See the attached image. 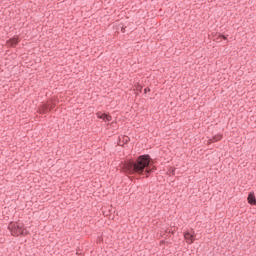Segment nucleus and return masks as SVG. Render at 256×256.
I'll use <instances>...</instances> for the list:
<instances>
[{
    "label": "nucleus",
    "instance_id": "1",
    "mask_svg": "<svg viewBox=\"0 0 256 256\" xmlns=\"http://www.w3.org/2000/svg\"><path fill=\"white\" fill-rule=\"evenodd\" d=\"M153 159L149 154L140 155L135 162H127L123 165V171L126 175H145L149 177L153 173Z\"/></svg>",
    "mask_w": 256,
    "mask_h": 256
},
{
    "label": "nucleus",
    "instance_id": "2",
    "mask_svg": "<svg viewBox=\"0 0 256 256\" xmlns=\"http://www.w3.org/2000/svg\"><path fill=\"white\" fill-rule=\"evenodd\" d=\"M8 229L11 232V235H13V237H19V235H28L29 231H27V229L24 228L23 224L18 223V222H11L8 225Z\"/></svg>",
    "mask_w": 256,
    "mask_h": 256
},
{
    "label": "nucleus",
    "instance_id": "3",
    "mask_svg": "<svg viewBox=\"0 0 256 256\" xmlns=\"http://www.w3.org/2000/svg\"><path fill=\"white\" fill-rule=\"evenodd\" d=\"M184 238L186 241L191 244L195 242V231L191 230V232H185L184 233Z\"/></svg>",
    "mask_w": 256,
    "mask_h": 256
},
{
    "label": "nucleus",
    "instance_id": "4",
    "mask_svg": "<svg viewBox=\"0 0 256 256\" xmlns=\"http://www.w3.org/2000/svg\"><path fill=\"white\" fill-rule=\"evenodd\" d=\"M97 117L98 119H102L103 121H112L113 117H111V115L109 114H106V113H101V112H98L97 113Z\"/></svg>",
    "mask_w": 256,
    "mask_h": 256
},
{
    "label": "nucleus",
    "instance_id": "5",
    "mask_svg": "<svg viewBox=\"0 0 256 256\" xmlns=\"http://www.w3.org/2000/svg\"><path fill=\"white\" fill-rule=\"evenodd\" d=\"M221 139H223V136L221 134H217L212 139H209L208 143H217V141H221Z\"/></svg>",
    "mask_w": 256,
    "mask_h": 256
},
{
    "label": "nucleus",
    "instance_id": "6",
    "mask_svg": "<svg viewBox=\"0 0 256 256\" xmlns=\"http://www.w3.org/2000/svg\"><path fill=\"white\" fill-rule=\"evenodd\" d=\"M248 203H249L250 205H256L255 194L250 193V194L248 195Z\"/></svg>",
    "mask_w": 256,
    "mask_h": 256
},
{
    "label": "nucleus",
    "instance_id": "7",
    "mask_svg": "<svg viewBox=\"0 0 256 256\" xmlns=\"http://www.w3.org/2000/svg\"><path fill=\"white\" fill-rule=\"evenodd\" d=\"M9 43L12 47H15V45H17V43H19V40H17V38H11L9 40Z\"/></svg>",
    "mask_w": 256,
    "mask_h": 256
},
{
    "label": "nucleus",
    "instance_id": "8",
    "mask_svg": "<svg viewBox=\"0 0 256 256\" xmlns=\"http://www.w3.org/2000/svg\"><path fill=\"white\" fill-rule=\"evenodd\" d=\"M46 111H51V108L47 104H44L43 105V113H46Z\"/></svg>",
    "mask_w": 256,
    "mask_h": 256
},
{
    "label": "nucleus",
    "instance_id": "9",
    "mask_svg": "<svg viewBox=\"0 0 256 256\" xmlns=\"http://www.w3.org/2000/svg\"><path fill=\"white\" fill-rule=\"evenodd\" d=\"M218 39H224V40H226V39H227V36H225V35H219V36H218Z\"/></svg>",
    "mask_w": 256,
    "mask_h": 256
},
{
    "label": "nucleus",
    "instance_id": "10",
    "mask_svg": "<svg viewBox=\"0 0 256 256\" xmlns=\"http://www.w3.org/2000/svg\"><path fill=\"white\" fill-rule=\"evenodd\" d=\"M148 91H150L149 88L144 89V93H147Z\"/></svg>",
    "mask_w": 256,
    "mask_h": 256
},
{
    "label": "nucleus",
    "instance_id": "11",
    "mask_svg": "<svg viewBox=\"0 0 256 256\" xmlns=\"http://www.w3.org/2000/svg\"><path fill=\"white\" fill-rule=\"evenodd\" d=\"M125 141H126V143H127V141H129V138H128V137H126Z\"/></svg>",
    "mask_w": 256,
    "mask_h": 256
},
{
    "label": "nucleus",
    "instance_id": "12",
    "mask_svg": "<svg viewBox=\"0 0 256 256\" xmlns=\"http://www.w3.org/2000/svg\"><path fill=\"white\" fill-rule=\"evenodd\" d=\"M122 32L125 33L124 28H122Z\"/></svg>",
    "mask_w": 256,
    "mask_h": 256
}]
</instances>
